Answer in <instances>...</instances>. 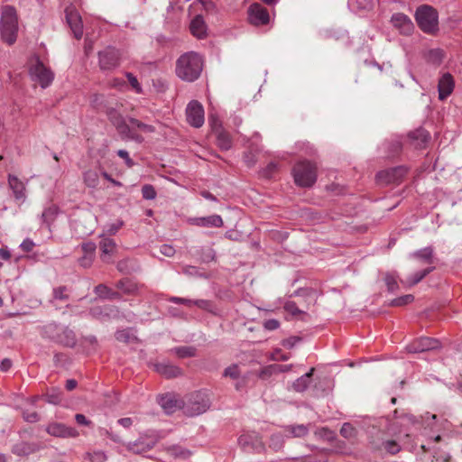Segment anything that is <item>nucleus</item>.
Here are the masks:
<instances>
[{"label":"nucleus","instance_id":"nucleus-27","mask_svg":"<svg viewBox=\"0 0 462 462\" xmlns=\"http://www.w3.org/2000/svg\"><path fill=\"white\" fill-rule=\"evenodd\" d=\"M155 370L166 378H174L181 374V369L169 363H159L155 365Z\"/></svg>","mask_w":462,"mask_h":462},{"label":"nucleus","instance_id":"nucleus-22","mask_svg":"<svg viewBox=\"0 0 462 462\" xmlns=\"http://www.w3.org/2000/svg\"><path fill=\"white\" fill-rule=\"evenodd\" d=\"M189 222L197 226L201 227H220L224 222L221 216L214 214L207 217H194Z\"/></svg>","mask_w":462,"mask_h":462},{"label":"nucleus","instance_id":"nucleus-34","mask_svg":"<svg viewBox=\"0 0 462 462\" xmlns=\"http://www.w3.org/2000/svg\"><path fill=\"white\" fill-rule=\"evenodd\" d=\"M58 215V208L54 205L46 208L41 215L43 225L50 226Z\"/></svg>","mask_w":462,"mask_h":462},{"label":"nucleus","instance_id":"nucleus-7","mask_svg":"<svg viewBox=\"0 0 462 462\" xmlns=\"http://www.w3.org/2000/svg\"><path fill=\"white\" fill-rule=\"evenodd\" d=\"M415 20L426 33H434L439 30V15L436 9L428 5L419 6L415 12Z\"/></svg>","mask_w":462,"mask_h":462},{"label":"nucleus","instance_id":"nucleus-36","mask_svg":"<svg viewBox=\"0 0 462 462\" xmlns=\"http://www.w3.org/2000/svg\"><path fill=\"white\" fill-rule=\"evenodd\" d=\"M285 431L288 433V437L302 438L308 434L309 430L304 424H299L288 426Z\"/></svg>","mask_w":462,"mask_h":462},{"label":"nucleus","instance_id":"nucleus-54","mask_svg":"<svg viewBox=\"0 0 462 462\" xmlns=\"http://www.w3.org/2000/svg\"><path fill=\"white\" fill-rule=\"evenodd\" d=\"M110 290L111 289L105 284H98L97 286L95 287L94 291L99 297L107 299V297L110 293Z\"/></svg>","mask_w":462,"mask_h":462},{"label":"nucleus","instance_id":"nucleus-45","mask_svg":"<svg viewBox=\"0 0 462 462\" xmlns=\"http://www.w3.org/2000/svg\"><path fill=\"white\" fill-rule=\"evenodd\" d=\"M116 340L128 343L131 341L133 335L129 329L117 330L115 334Z\"/></svg>","mask_w":462,"mask_h":462},{"label":"nucleus","instance_id":"nucleus-8","mask_svg":"<svg viewBox=\"0 0 462 462\" xmlns=\"http://www.w3.org/2000/svg\"><path fill=\"white\" fill-rule=\"evenodd\" d=\"M161 439L162 436L159 431L147 430L142 432L136 440L127 442L125 446L130 452L142 454L151 450Z\"/></svg>","mask_w":462,"mask_h":462},{"label":"nucleus","instance_id":"nucleus-42","mask_svg":"<svg viewBox=\"0 0 462 462\" xmlns=\"http://www.w3.org/2000/svg\"><path fill=\"white\" fill-rule=\"evenodd\" d=\"M124 226V221L117 219L114 223H109L105 226L104 234L106 236H114Z\"/></svg>","mask_w":462,"mask_h":462},{"label":"nucleus","instance_id":"nucleus-53","mask_svg":"<svg viewBox=\"0 0 462 462\" xmlns=\"http://www.w3.org/2000/svg\"><path fill=\"white\" fill-rule=\"evenodd\" d=\"M384 448L390 454H396L400 451V446L394 440H387L383 443Z\"/></svg>","mask_w":462,"mask_h":462},{"label":"nucleus","instance_id":"nucleus-12","mask_svg":"<svg viewBox=\"0 0 462 462\" xmlns=\"http://www.w3.org/2000/svg\"><path fill=\"white\" fill-rule=\"evenodd\" d=\"M440 342L432 337H422L410 343L406 349L409 353H422L440 348Z\"/></svg>","mask_w":462,"mask_h":462},{"label":"nucleus","instance_id":"nucleus-24","mask_svg":"<svg viewBox=\"0 0 462 462\" xmlns=\"http://www.w3.org/2000/svg\"><path fill=\"white\" fill-rule=\"evenodd\" d=\"M158 402L167 414L173 413L177 409L181 408L182 402L179 401L172 394H165L159 398Z\"/></svg>","mask_w":462,"mask_h":462},{"label":"nucleus","instance_id":"nucleus-49","mask_svg":"<svg viewBox=\"0 0 462 462\" xmlns=\"http://www.w3.org/2000/svg\"><path fill=\"white\" fill-rule=\"evenodd\" d=\"M275 374L273 365H266L263 367L258 373V376L261 379L266 380Z\"/></svg>","mask_w":462,"mask_h":462},{"label":"nucleus","instance_id":"nucleus-37","mask_svg":"<svg viewBox=\"0 0 462 462\" xmlns=\"http://www.w3.org/2000/svg\"><path fill=\"white\" fill-rule=\"evenodd\" d=\"M85 184L89 188H96L99 183L98 172L96 170H88L83 173Z\"/></svg>","mask_w":462,"mask_h":462},{"label":"nucleus","instance_id":"nucleus-51","mask_svg":"<svg viewBox=\"0 0 462 462\" xmlns=\"http://www.w3.org/2000/svg\"><path fill=\"white\" fill-rule=\"evenodd\" d=\"M125 77L127 78L130 85L132 86V88L137 92V93H141L142 92V87L140 85V83L138 82V79L131 72H126L125 73Z\"/></svg>","mask_w":462,"mask_h":462},{"label":"nucleus","instance_id":"nucleus-10","mask_svg":"<svg viewBox=\"0 0 462 462\" xmlns=\"http://www.w3.org/2000/svg\"><path fill=\"white\" fill-rule=\"evenodd\" d=\"M122 59V52L114 48L107 47L98 52L99 67L102 70H112L119 66Z\"/></svg>","mask_w":462,"mask_h":462},{"label":"nucleus","instance_id":"nucleus-46","mask_svg":"<svg viewBox=\"0 0 462 462\" xmlns=\"http://www.w3.org/2000/svg\"><path fill=\"white\" fill-rule=\"evenodd\" d=\"M142 195L144 199L152 200L156 198V191L152 185L146 184L142 188Z\"/></svg>","mask_w":462,"mask_h":462},{"label":"nucleus","instance_id":"nucleus-1","mask_svg":"<svg viewBox=\"0 0 462 462\" xmlns=\"http://www.w3.org/2000/svg\"><path fill=\"white\" fill-rule=\"evenodd\" d=\"M106 116L110 123L115 126L122 140L134 141L142 143L144 138L137 133H153L154 127L151 125L144 124L135 118L129 117L128 121L115 108H108Z\"/></svg>","mask_w":462,"mask_h":462},{"label":"nucleus","instance_id":"nucleus-39","mask_svg":"<svg viewBox=\"0 0 462 462\" xmlns=\"http://www.w3.org/2000/svg\"><path fill=\"white\" fill-rule=\"evenodd\" d=\"M171 351L172 353H174L175 355H177L180 358L191 357V356H195V355H196V348L194 346H177V347L171 349Z\"/></svg>","mask_w":462,"mask_h":462},{"label":"nucleus","instance_id":"nucleus-14","mask_svg":"<svg viewBox=\"0 0 462 462\" xmlns=\"http://www.w3.org/2000/svg\"><path fill=\"white\" fill-rule=\"evenodd\" d=\"M248 19L254 25H264L269 23L270 15L266 8L258 3L252 4L248 8Z\"/></svg>","mask_w":462,"mask_h":462},{"label":"nucleus","instance_id":"nucleus-32","mask_svg":"<svg viewBox=\"0 0 462 462\" xmlns=\"http://www.w3.org/2000/svg\"><path fill=\"white\" fill-rule=\"evenodd\" d=\"M216 135L217 144L221 150L227 151L232 147V140L229 134L223 129H217V133H216Z\"/></svg>","mask_w":462,"mask_h":462},{"label":"nucleus","instance_id":"nucleus-56","mask_svg":"<svg viewBox=\"0 0 462 462\" xmlns=\"http://www.w3.org/2000/svg\"><path fill=\"white\" fill-rule=\"evenodd\" d=\"M116 153L120 158H122L125 161V162L128 168H131L134 165V161L130 158L129 153L126 150H124V149L118 150L116 152Z\"/></svg>","mask_w":462,"mask_h":462},{"label":"nucleus","instance_id":"nucleus-25","mask_svg":"<svg viewBox=\"0 0 462 462\" xmlns=\"http://www.w3.org/2000/svg\"><path fill=\"white\" fill-rule=\"evenodd\" d=\"M409 258L416 259L422 263L433 264L434 263V249L432 246H427L409 254Z\"/></svg>","mask_w":462,"mask_h":462},{"label":"nucleus","instance_id":"nucleus-19","mask_svg":"<svg viewBox=\"0 0 462 462\" xmlns=\"http://www.w3.org/2000/svg\"><path fill=\"white\" fill-rule=\"evenodd\" d=\"M391 22L402 34L409 35L413 31V23L411 20L404 14L396 13L392 15Z\"/></svg>","mask_w":462,"mask_h":462},{"label":"nucleus","instance_id":"nucleus-18","mask_svg":"<svg viewBox=\"0 0 462 462\" xmlns=\"http://www.w3.org/2000/svg\"><path fill=\"white\" fill-rule=\"evenodd\" d=\"M46 431L51 436L60 438H76L79 436L76 429L58 422L49 424L46 427Z\"/></svg>","mask_w":462,"mask_h":462},{"label":"nucleus","instance_id":"nucleus-29","mask_svg":"<svg viewBox=\"0 0 462 462\" xmlns=\"http://www.w3.org/2000/svg\"><path fill=\"white\" fill-rule=\"evenodd\" d=\"M313 372L314 368H311L308 373L296 379L292 383L293 390L298 393L304 392L310 383V378L313 374Z\"/></svg>","mask_w":462,"mask_h":462},{"label":"nucleus","instance_id":"nucleus-58","mask_svg":"<svg viewBox=\"0 0 462 462\" xmlns=\"http://www.w3.org/2000/svg\"><path fill=\"white\" fill-rule=\"evenodd\" d=\"M284 310L291 313V315L295 316V315H298L300 313H301V310H299V308L297 307L296 303L294 301H287L285 302L284 304Z\"/></svg>","mask_w":462,"mask_h":462},{"label":"nucleus","instance_id":"nucleus-6","mask_svg":"<svg viewBox=\"0 0 462 462\" xmlns=\"http://www.w3.org/2000/svg\"><path fill=\"white\" fill-rule=\"evenodd\" d=\"M292 176L297 186L310 188L317 180V167L308 161L299 162L292 168Z\"/></svg>","mask_w":462,"mask_h":462},{"label":"nucleus","instance_id":"nucleus-33","mask_svg":"<svg viewBox=\"0 0 462 462\" xmlns=\"http://www.w3.org/2000/svg\"><path fill=\"white\" fill-rule=\"evenodd\" d=\"M116 288L127 295L134 294L137 291L136 283L129 279H122L117 282Z\"/></svg>","mask_w":462,"mask_h":462},{"label":"nucleus","instance_id":"nucleus-21","mask_svg":"<svg viewBox=\"0 0 462 462\" xmlns=\"http://www.w3.org/2000/svg\"><path fill=\"white\" fill-rule=\"evenodd\" d=\"M238 444L246 450H254L262 448V442L256 432H247L238 438Z\"/></svg>","mask_w":462,"mask_h":462},{"label":"nucleus","instance_id":"nucleus-52","mask_svg":"<svg viewBox=\"0 0 462 462\" xmlns=\"http://www.w3.org/2000/svg\"><path fill=\"white\" fill-rule=\"evenodd\" d=\"M290 355L282 353V351L280 348H276L272 354H271V360L273 361H287L290 359Z\"/></svg>","mask_w":462,"mask_h":462},{"label":"nucleus","instance_id":"nucleus-35","mask_svg":"<svg viewBox=\"0 0 462 462\" xmlns=\"http://www.w3.org/2000/svg\"><path fill=\"white\" fill-rule=\"evenodd\" d=\"M69 298L68 288L66 286H59L52 290L51 303L55 306L57 300L66 301Z\"/></svg>","mask_w":462,"mask_h":462},{"label":"nucleus","instance_id":"nucleus-11","mask_svg":"<svg viewBox=\"0 0 462 462\" xmlns=\"http://www.w3.org/2000/svg\"><path fill=\"white\" fill-rule=\"evenodd\" d=\"M187 122L195 128H199L205 122L203 106L197 100L190 101L186 107Z\"/></svg>","mask_w":462,"mask_h":462},{"label":"nucleus","instance_id":"nucleus-23","mask_svg":"<svg viewBox=\"0 0 462 462\" xmlns=\"http://www.w3.org/2000/svg\"><path fill=\"white\" fill-rule=\"evenodd\" d=\"M67 22L77 39H80L83 35V25L79 14L75 11L66 10Z\"/></svg>","mask_w":462,"mask_h":462},{"label":"nucleus","instance_id":"nucleus-15","mask_svg":"<svg viewBox=\"0 0 462 462\" xmlns=\"http://www.w3.org/2000/svg\"><path fill=\"white\" fill-rule=\"evenodd\" d=\"M88 315L100 321H107L116 319L119 315L117 308L111 305L95 306L90 309Z\"/></svg>","mask_w":462,"mask_h":462},{"label":"nucleus","instance_id":"nucleus-43","mask_svg":"<svg viewBox=\"0 0 462 462\" xmlns=\"http://www.w3.org/2000/svg\"><path fill=\"white\" fill-rule=\"evenodd\" d=\"M384 282L389 291L393 292L398 290L399 285L397 282V275L394 273H386L384 276Z\"/></svg>","mask_w":462,"mask_h":462},{"label":"nucleus","instance_id":"nucleus-44","mask_svg":"<svg viewBox=\"0 0 462 462\" xmlns=\"http://www.w3.org/2000/svg\"><path fill=\"white\" fill-rule=\"evenodd\" d=\"M87 457L91 462H106L107 458L106 453L102 450L88 452Z\"/></svg>","mask_w":462,"mask_h":462},{"label":"nucleus","instance_id":"nucleus-63","mask_svg":"<svg viewBox=\"0 0 462 462\" xmlns=\"http://www.w3.org/2000/svg\"><path fill=\"white\" fill-rule=\"evenodd\" d=\"M61 401L60 393H50L46 395V402L51 404H59Z\"/></svg>","mask_w":462,"mask_h":462},{"label":"nucleus","instance_id":"nucleus-64","mask_svg":"<svg viewBox=\"0 0 462 462\" xmlns=\"http://www.w3.org/2000/svg\"><path fill=\"white\" fill-rule=\"evenodd\" d=\"M208 122L211 125L215 134L217 133V129H222L220 121L215 116H209Z\"/></svg>","mask_w":462,"mask_h":462},{"label":"nucleus","instance_id":"nucleus-2","mask_svg":"<svg viewBox=\"0 0 462 462\" xmlns=\"http://www.w3.org/2000/svg\"><path fill=\"white\" fill-rule=\"evenodd\" d=\"M203 69V59L195 51H188L176 61V75L182 80L193 82L199 79Z\"/></svg>","mask_w":462,"mask_h":462},{"label":"nucleus","instance_id":"nucleus-47","mask_svg":"<svg viewBox=\"0 0 462 462\" xmlns=\"http://www.w3.org/2000/svg\"><path fill=\"white\" fill-rule=\"evenodd\" d=\"M240 371L237 365H232L224 370L223 375L225 377H230L232 379H237L239 377Z\"/></svg>","mask_w":462,"mask_h":462},{"label":"nucleus","instance_id":"nucleus-62","mask_svg":"<svg viewBox=\"0 0 462 462\" xmlns=\"http://www.w3.org/2000/svg\"><path fill=\"white\" fill-rule=\"evenodd\" d=\"M160 252L168 257H171L175 254V249L171 245L164 244L161 246Z\"/></svg>","mask_w":462,"mask_h":462},{"label":"nucleus","instance_id":"nucleus-50","mask_svg":"<svg viewBox=\"0 0 462 462\" xmlns=\"http://www.w3.org/2000/svg\"><path fill=\"white\" fill-rule=\"evenodd\" d=\"M23 418L26 422L35 423L40 420V415L36 411H23Z\"/></svg>","mask_w":462,"mask_h":462},{"label":"nucleus","instance_id":"nucleus-38","mask_svg":"<svg viewBox=\"0 0 462 462\" xmlns=\"http://www.w3.org/2000/svg\"><path fill=\"white\" fill-rule=\"evenodd\" d=\"M35 450L34 447L27 442H21L16 444L14 448L13 452L16 454L17 456H28L32 454Z\"/></svg>","mask_w":462,"mask_h":462},{"label":"nucleus","instance_id":"nucleus-59","mask_svg":"<svg viewBox=\"0 0 462 462\" xmlns=\"http://www.w3.org/2000/svg\"><path fill=\"white\" fill-rule=\"evenodd\" d=\"M170 302L176 303V304H184L189 307L193 306V300L186 299V298H180L172 296L168 299Z\"/></svg>","mask_w":462,"mask_h":462},{"label":"nucleus","instance_id":"nucleus-40","mask_svg":"<svg viewBox=\"0 0 462 462\" xmlns=\"http://www.w3.org/2000/svg\"><path fill=\"white\" fill-rule=\"evenodd\" d=\"M167 452L174 457L188 458L190 451L178 445H172L167 448Z\"/></svg>","mask_w":462,"mask_h":462},{"label":"nucleus","instance_id":"nucleus-16","mask_svg":"<svg viewBox=\"0 0 462 462\" xmlns=\"http://www.w3.org/2000/svg\"><path fill=\"white\" fill-rule=\"evenodd\" d=\"M99 249L101 251L100 258L104 263H111L112 256L116 252V241L106 236L105 234L100 235Z\"/></svg>","mask_w":462,"mask_h":462},{"label":"nucleus","instance_id":"nucleus-48","mask_svg":"<svg viewBox=\"0 0 462 462\" xmlns=\"http://www.w3.org/2000/svg\"><path fill=\"white\" fill-rule=\"evenodd\" d=\"M193 305L197 306L198 308H199L201 310H207V311H209V312H213L214 311V308H213V305H212L211 301H209L208 300H193Z\"/></svg>","mask_w":462,"mask_h":462},{"label":"nucleus","instance_id":"nucleus-20","mask_svg":"<svg viewBox=\"0 0 462 462\" xmlns=\"http://www.w3.org/2000/svg\"><path fill=\"white\" fill-rule=\"evenodd\" d=\"M455 81L448 72L444 73L439 79L438 90L439 100H445L454 90Z\"/></svg>","mask_w":462,"mask_h":462},{"label":"nucleus","instance_id":"nucleus-26","mask_svg":"<svg viewBox=\"0 0 462 462\" xmlns=\"http://www.w3.org/2000/svg\"><path fill=\"white\" fill-rule=\"evenodd\" d=\"M189 29L191 33L199 39L207 35V25L202 15L198 14L191 20Z\"/></svg>","mask_w":462,"mask_h":462},{"label":"nucleus","instance_id":"nucleus-61","mask_svg":"<svg viewBox=\"0 0 462 462\" xmlns=\"http://www.w3.org/2000/svg\"><path fill=\"white\" fill-rule=\"evenodd\" d=\"M35 244L34 242L30 239V238H25L20 245V247L21 249L25 252V253H29L31 252L33 247H34Z\"/></svg>","mask_w":462,"mask_h":462},{"label":"nucleus","instance_id":"nucleus-4","mask_svg":"<svg viewBox=\"0 0 462 462\" xmlns=\"http://www.w3.org/2000/svg\"><path fill=\"white\" fill-rule=\"evenodd\" d=\"M0 32L4 42L9 45L15 42L18 32V19L15 9L11 5H6L3 9Z\"/></svg>","mask_w":462,"mask_h":462},{"label":"nucleus","instance_id":"nucleus-41","mask_svg":"<svg viewBox=\"0 0 462 462\" xmlns=\"http://www.w3.org/2000/svg\"><path fill=\"white\" fill-rule=\"evenodd\" d=\"M414 300V296L412 294H406L398 298L392 300L389 303L390 306L393 307H400L411 303Z\"/></svg>","mask_w":462,"mask_h":462},{"label":"nucleus","instance_id":"nucleus-17","mask_svg":"<svg viewBox=\"0 0 462 462\" xmlns=\"http://www.w3.org/2000/svg\"><path fill=\"white\" fill-rule=\"evenodd\" d=\"M8 186L12 190L16 201L23 203L26 200V183L22 181L17 176L8 174Z\"/></svg>","mask_w":462,"mask_h":462},{"label":"nucleus","instance_id":"nucleus-31","mask_svg":"<svg viewBox=\"0 0 462 462\" xmlns=\"http://www.w3.org/2000/svg\"><path fill=\"white\" fill-rule=\"evenodd\" d=\"M425 59L428 63L439 66L443 61L444 51L439 48L429 50L425 54Z\"/></svg>","mask_w":462,"mask_h":462},{"label":"nucleus","instance_id":"nucleus-60","mask_svg":"<svg viewBox=\"0 0 462 462\" xmlns=\"http://www.w3.org/2000/svg\"><path fill=\"white\" fill-rule=\"evenodd\" d=\"M280 322L275 319H267L263 322V328L266 330H275L279 328Z\"/></svg>","mask_w":462,"mask_h":462},{"label":"nucleus","instance_id":"nucleus-57","mask_svg":"<svg viewBox=\"0 0 462 462\" xmlns=\"http://www.w3.org/2000/svg\"><path fill=\"white\" fill-rule=\"evenodd\" d=\"M355 429L350 423H344L340 429V434L345 438H351L354 436Z\"/></svg>","mask_w":462,"mask_h":462},{"label":"nucleus","instance_id":"nucleus-28","mask_svg":"<svg viewBox=\"0 0 462 462\" xmlns=\"http://www.w3.org/2000/svg\"><path fill=\"white\" fill-rule=\"evenodd\" d=\"M434 269H435L434 266H430L421 271L416 272L412 275L407 277L402 282L409 287L414 286L417 283H419L420 281H422L423 278L426 277L429 273H430Z\"/></svg>","mask_w":462,"mask_h":462},{"label":"nucleus","instance_id":"nucleus-9","mask_svg":"<svg viewBox=\"0 0 462 462\" xmlns=\"http://www.w3.org/2000/svg\"><path fill=\"white\" fill-rule=\"evenodd\" d=\"M28 72L31 80L39 84L42 88H48L54 79L53 71L46 67L39 57L31 60Z\"/></svg>","mask_w":462,"mask_h":462},{"label":"nucleus","instance_id":"nucleus-13","mask_svg":"<svg viewBox=\"0 0 462 462\" xmlns=\"http://www.w3.org/2000/svg\"><path fill=\"white\" fill-rule=\"evenodd\" d=\"M407 173L404 166H397L385 171H382L376 174L377 182L387 185L391 183H398Z\"/></svg>","mask_w":462,"mask_h":462},{"label":"nucleus","instance_id":"nucleus-3","mask_svg":"<svg viewBox=\"0 0 462 462\" xmlns=\"http://www.w3.org/2000/svg\"><path fill=\"white\" fill-rule=\"evenodd\" d=\"M43 337L68 347L75 346L77 343L76 334L67 326L56 322H51L42 328Z\"/></svg>","mask_w":462,"mask_h":462},{"label":"nucleus","instance_id":"nucleus-55","mask_svg":"<svg viewBox=\"0 0 462 462\" xmlns=\"http://www.w3.org/2000/svg\"><path fill=\"white\" fill-rule=\"evenodd\" d=\"M215 257H216V253L212 248L207 247V248L203 249V253L201 254V260L203 262H205V263L211 262L215 259Z\"/></svg>","mask_w":462,"mask_h":462},{"label":"nucleus","instance_id":"nucleus-5","mask_svg":"<svg viewBox=\"0 0 462 462\" xmlns=\"http://www.w3.org/2000/svg\"><path fill=\"white\" fill-rule=\"evenodd\" d=\"M210 398L208 393L199 391L189 394L182 401L183 413L194 417L206 412L210 407Z\"/></svg>","mask_w":462,"mask_h":462},{"label":"nucleus","instance_id":"nucleus-30","mask_svg":"<svg viewBox=\"0 0 462 462\" xmlns=\"http://www.w3.org/2000/svg\"><path fill=\"white\" fill-rule=\"evenodd\" d=\"M409 137L412 141L415 142V143H414L415 146L421 147V146L425 145L427 143V142L429 141L430 134L425 129L419 128L413 132H411L409 134Z\"/></svg>","mask_w":462,"mask_h":462}]
</instances>
